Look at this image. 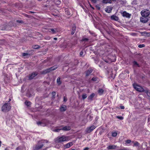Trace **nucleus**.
Masks as SVG:
<instances>
[{"mask_svg": "<svg viewBox=\"0 0 150 150\" xmlns=\"http://www.w3.org/2000/svg\"><path fill=\"white\" fill-rule=\"evenodd\" d=\"M69 140V137L68 136H65L64 135L61 137H58L54 139V142L55 143L57 144L61 143Z\"/></svg>", "mask_w": 150, "mask_h": 150, "instance_id": "obj_1", "label": "nucleus"}, {"mask_svg": "<svg viewBox=\"0 0 150 150\" xmlns=\"http://www.w3.org/2000/svg\"><path fill=\"white\" fill-rule=\"evenodd\" d=\"M11 106L8 103H6L2 107V111L6 112L8 111L11 109Z\"/></svg>", "mask_w": 150, "mask_h": 150, "instance_id": "obj_2", "label": "nucleus"}, {"mask_svg": "<svg viewBox=\"0 0 150 150\" xmlns=\"http://www.w3.org/2000/svg\"><path fill=\"white\" fill-rule=\"evenodd\" d=\"M141 14L143 17H147L150 14V11L149 10L144 9L141 11Z\"/></svg>", "mask_w": 150, "mask_h": 150, "instance_id": "obj_3", "label": "nucleus"}, {"mask_svg": "<svg viewBox=\"0 0 150 150\" xmlns=\"http://www.w3.org/2000/svg\"><path fill=\"white\" fill-rule=\"evenodd\" d=\"M58 67L57 66H54L49 69H46L42 71V73L43 74H45L47 73H49L51 71L55 70Z\"/></svg>", "mask_w": 150, "mask_h": 150, "instance_id": "obj_4", "label": "nucleus"}, {"mask_svg": "<svg viewBox=\"0 0 150 150\" xmlns=\"http://www.w3.org/2000/svg\"><path fill=\"white\" fill-rule=\"evenodd\" d=\"M133 86L134 89L137 91L140 92H144V88L140 86L137 85L136 83L133 84Z\"/></svg>", "mask_w": 150, "mask_h": 150, "instance_id": "obj_5", "label": "nucleus"}, {"mask_svg": "<svg viewBox=\"0 0 150 150\" xmlns=\"http://www.w3.org/2000/svg\"><path fill=\"white\" fill-rule=\"evenodd\" d=\"M96 128V127L94 125L92 126L87 128L86 132L87 133H90L93 131Z\"/></svg>", "mask_w": 150, "mask_h": 150, "instance_id": "obj_6", "label": "nucleus"}, {"mask_svg": "<svg viewBox=\"0 0 150 150\" xmlns=\"http://www.w3.org/2000/svg\"><path fill=\"white\" fill-rule=\"evenodd\" d=\"M44 145L43 144L41 145H39L37 144L33 146V150H38L42 148L43 147Z\"/></svg>", "mask_w": 150, "mask_h": 150, "instance_id": "obj_7", "label": "nucleus"}, {"mask_svg": "<svg viewBox=\"0 0 150 150\" xmlns=\"http://www.w3.org/2000/svg\"><path fill=\"white\" fill-rule=\"evenodd\" d=\"M121 13L123 16L127 18H130L131 15L130 14L127 13L126 11L122 12Z\"/></svg>", "mask_w": 150, "mask_h": 150, "instance_id": "obj_8", "label": "nucleus"}, {"mask_svg": "<svg viewBox=\"0 0 150 150\" xmlns=\"http://www.w3.org/2000/svg\"><path fill=\"white\" fill-rule=\"evenodd\" d=\"M38 73L37 72H33L29 75V79L31 80L33 79L37 75Z\"/></svg>", "mask_w": 150, "mask_h": 150, "instance_id": "obj_9", "label": "nucleus"}, {"mask_svg": "<svg viewBox=\"0 0 150 150\" xmlns=\"http://www.w3.org/2000/svg\"><path fill=\"white\" fill-rule=\"evenodd\" d=\"M140 21L142 23H146L148 21V19L146 17H141L140 18Z\"/></svg>", "mask_w": 150, "mask_h": 150, "instance_id": "obj_10", "label": "nucleus"}, {"mask_svg": "<svg viewBox=\"0 0 150 150\" xmlns=\"http://www.w3.org/2000/svg\"><path fill=\"white\" fill-rule=\"evenodd\" d=\"M112 7L111 6H107L105 9V11L107 13H110L111 12Z\"/></svg>", "mask_w": 150, "mask_h": 150, "instance_id": "obj_11", "label": "nucleus"}, {"mask_svg": "<svg viewBox=\"0 0 150 150\" xmlns=\"http://www.w3.org/2000/svg\"><path fill=\"white\" fill-rule=\"evenodd\" d=\"M73 144V143L72 142H69L64 146V147L65 148H68L70 147Z\"/></svg>", "mask_w": 150, "mask_h": 150, "instance_id": "obj_12", "label": "nucleus"}, {"mask_svg": "<svg viewBox=\"0 0 150 150\" xmlns=\"http://www.w3.org/2000/svg\"><path fill=\"white\" fill-rule=\"evenodd\" d=\"M111 19L112 20H114L115 21H118L119 20L118 17L115 15H113L111 16Z\"/></svg>", "mask_w": 150, "mask_h": 150, "instance_id": "obj_13", "label": "nucleus"}, {"mask_svg": "<svg viewBox=\"0 0 150 150\" xmlns=\"http://www.w3.org/2000/svg\"><path fill=\"white\" fill-rule=\"evenodd\" d=\"M117 146L115 145H110L107 147L108 149H115L117 148Z\"/></svg>", "mask_w": 150, "mask_h": 150, "instance_id": "obj_14", "label": "nucleus"}, {"mask_svg": "<svg viewBox=\"0 0 150 150\" xmlns=\"http://www.w3.org/2000/svg\"><path fill=\"white\" fill-rule=\"evenodd\" d=\"M62 130L64 131H67L70 130L71 129V128L69 126H66L64 127H62Z\"/></svg>", "mask_w": 150, "mask_h": 150, "instance_id": "obj_15", "label": "nucleus"}, {"mask_svg": "<svg viewBox=\"0 0 150 150\" xmlns=\"http://www.w3.org/2000/svg\"><path fill=\"white\" fill-rule=\"evenodd\" d=\"M66 106L65 105H63L60 108V110L61 111H64L66 110Z\"/></svg>", "mask_w": 150, "mask_h": 150, "instance_id": "obj_16", "label": "nucleus"}, {"mask_svg": "<svg viewBox=\"0 0 150 150\" xmlns=\"http://www.w3.org/2000/svg\"><path fill=\"white\" fill-rule=\"evenodd\" d=\"M92 69H90L87 70L86 72V76H89L90 74L92 72Z\"/></svg>", "mask_w": 150, "mask_h": 150, "instance_id": "obj_17", "label": "nucleus"}, {"mask_svg": "<svg viewBox=\"0 0 150 150\" xmlns=\"http://www.w3.org/2000/svg\"><path fill=\"white\" fill-rule=\"evenodd\" d=\"M95 96V94L94 93H92L91 95L89 96L88 97V100H92L93 98Z\"/></svg>", "mask_w": 150, "mask_h": 150, "instance_id": "obj_18", "label": "nucleus"}, {"mask_svg": "<svg viewBox=\"0 0 150 150\" xmlns=\"http://www.w3.org/2000/svg\"><path fill=\"white\" fill-rule=\"evenodd\" d=\"M76 30V27L75 26H74L72 27L71 34L73 35L74 33Z\"/></svg>", "mask_w": 150, "mask_h": 150, "instance_id": "obj_19", "label": "nucleus"}, {"mask_svg": "<svg viewBox=\"0 0 150 150\" xmlns=\"http://www.w3.org/2000/svg\"><path fill=\"white\" fill-rule=\"evenodd\" d=\"M98 92L100 95H101L103 94L104 92V90L100 88L98 90Z\"/></svg>", "mask_w": 150, "mask_h": 150, "instance_id": "obj_20", "label": "nucleus"}, {"mask_svg": "<svg viewBox=\"0 0 150 150\" xmlns=\"http://www.w3.org/2000/svg\"><path fill=\"white\" fill-rule=\"evenodd\" d=\"M57 81L58 85H59L61 84L62 82L60 81V77L57 78Z\"/></svg>", "mask_w": 150, "mask_h": 150, "instance_id": "obj_21", "label": "nucleus"}, {"mask_svg": "<svg viewBox=\"0 0 150 150\" xmlns=\"http://www.w3.org/2000/svg\"><path fill=\"white\" fill-rule=\"evenodd\" d=\"M87 95L86 93H83L82 95V98L83 100L86 99L87 97Z\"/></svg>", "mask_w": 150, "mask_h": 150, "instance_id": "obj_22", "label": "nucleus"}, {"mask_svg": "<svg viewBox=\"0 0 150 150\" xmlns=\"http://www.w3.org/2000/svg\"><path fill=\"white\" fill-rule=\"evenodd\" d=\"M112 0H103V3L107 4V3H110Z\"/></svg>", "mask_w": 150, "mask_h": 150, "instance_id": "obj_23", "label": "nucleus"}, {"mask_svg": "<svg viewBox=\"0 0 150 150\" xmlns=\"http://www.w3.org/2000/svg\"><path fill=\"white\" fill-rule=\"evenodd\" d=\"M25 104L28 106H29L31 104L30 102L28 101H26L25 102Z\"/></svg>", "mask_w": 150, "mask_h": 150, "instance_id": "obj_24", "label": "nucleus"}, {"mask_svg": "<svg viewBox=\"0 0 150 150\" xmlns=\"http://www.w3.org/2000/svg\"><path fill=\"white\" fill-rule=\"evenodd\" d=\"M144 92L146 93L149 96H150V92L147 90H145Z\"/></svg>", "mask_w": 150, "mask_h": 150, "instance_id": "obj_25", "label": "nucleus"}, {"mask_svg": "<svg viewBox=\"0 0 150 150\" xmlns=\"http://www.w3.org/2000/svg\"><path fill=\"white\" fill-rule=\"evenodd\" d=\"M62 129V127H59L57 129L54 130L53 131L55 132H59Z\"/></svg>", "mask_w": 150, "mask_h": 150, "instance_id": "obj_26", "label": "nucleus"}, {"mask_svg": "<svg viewBox=\"0 0 150 150\" xmlns=\"http://www.w3.org/2000/svg\"><path fill=\"white\" fill-rule=\"evenodd\" d=\"M117 133L116 132H112V135L113 137H115L117 136Z\"/></svg>", "mask_w": 150, "mask_h": 150, "instance_id": "obj_27", "label": "nucleus"}, {"mask_svg": "<svg viewBox=\"0 0 150 150\" xmlns=\"http://www.w3.org/2000/svg\"><path fill=\"white\" fill-rule=\"evenodd\" d=\"M50 30L52 32L53 34L55 33L57 31L56 29H55V30H54L53 29H50Z\"/></svg>", "mask_w": 150, "mask_h": 150, "instance_id": "obj_28", "label": "nucleus"}, {"mask_svg": "<svg viewBox=\"0 0 150 150\" xmlns=\"http://www.w3.org/2000/svg\"><path fill=\"white\" fill-rule=\"evenodd\" d=\"M139 144L137 142H135L134 143L133 146H138L139 145Z\"/></svg>", "mask_w": 150, "mask_h": 150, "instance_id": "obj_29", "label": "nucleus"}, {"mask_svg": "<svg viewBox=\"0 0 150 150\" xmlns=\"http://www.w3.org/2000/svg\"><path fill=\"white\" fill-rule=\"evenodd\" d=\"M40 47L38 45H35L33 46V48L35 49H38Z\"/></svg>", "mask_w": 150, "mask_h": 150, "instance_id": "obj_30", "label": "nucleus"}, {"mask_svg": "<svg viewBox=\"0 0 150 150\" xmlns=\"http://www.w3.org/2000/svg\"><path fill=\"white\" fill-rule=\"evenodd\" d=\"M52 98L54 99V96L56 95V93L55 92H53L52 93Z\"/></svg>", "mask_w": 150, "mask_h": 150, "instance_id": "obj_31", "label": "nucleus"}, {"mask_svg": "<svg viewBox=\"0 0 150 150\" xmlns=\"http://www.w3.org/2000/svg\"><path fill=\"white\" fill-rule=\"evenodd\" d=\"M116 118L121 120L123 119L124 117L122 116H117Z\"/></svg>", "mask_w": 150, "mask_h": 150, "instance_id": "obj_32", "label": "nucleus"}, {"mask_svg": "<svg viewBox=\"0 0 150 150\" xmlns=\"http://www.w3.org/2000/svg\"><path fill=\"white\" fill-rule=\"evenodd\" d=\"M133 63L134 65H137L138 67H139L138 64L137 63V62L135 61H134L133 62Z\"/></svg>", "mask_w": 150, "mask_h": 150, "instance_id": "obj_33", "label": "nucleus"}, {"mask_svg": "<svg viewBox=\"0 0 150 150\" xmlns=\"http://www.w3.org/2000/svg\"><path fill=\"white\" fill-rule=\"evenodd\" d=\"M144 46V44L142 45H138V47L139 48H142Z\"/></svg>", "mask_w": 150, "mask_h": 150, "instance_id": "obj_34", "label": "nucleus"}, {"mask_svg": "<svg viewBox=\"0 0 150 150\" xmlns=\"http://www.w3.org/2000/svg\"><path fill=\"white\" fill-rule=\"evenodd\" d=\"M28 55V53H23L22 54L23 56H27Z\"/></svg>", "mask_w": 150, "mask_h": 150, "instance_id": "obj_35", "label": "nucleus"}, {"mask_svg": "<svg viewBox=\"0 0 150 150\" xmlns=\"http://www.w3.org/2000/svg\"><path fill=\"white\" fill-rule=\"evenodd\" d=\"M131 142V141L130 140H127L126 141V143H128V144L130 143Z\"/></svg>", "mask_w": 150, "mask_h": 150, "instance_id": "obj_36", "label": "nucleus"}, {"mask_svg": "<svg viewBox=\"0 0 150 150\" xmlns=\"http://www.w3.org/2000/svg\"><path fill=\"white\" fill-rule=\"evenodd\" d=\"M97 78L96 77H93L92 79V80L93 81H96L97 80Z\"/></svg>", "mask_w": 150, "mask_h": 150, "instance_id": "obj_37", "label": "nucleus"}, {"mask_svg": "<svg viewBox=\"0 0 150 150\" xmlns=\"http://www.w3.org/2000/svg\"><path fill=\"white\" fill-rule=\"evenodd\" d=\"M46 125V124L45 123H43V122H42V123L41 124V126H45Z\"/></svg>", "mask_w": 150, "mask_h": 150, "instance_id": "obj_38", "label": "nucleus"}, {"mask_svg": "<svg viewBox=\"0 0 150 150\" xmlns=\"http://www.w3.org/2000/svg\"><path fill=\"white\" fill-rule=\"evenodd\" d=\"M42 123V122H37V124L38 125H41Z\"/></svg>", "mask_w": 150, "mask_h": 150, "instance_id": "obj_39", "label": "nucleus"}, {"mask_svg": "<svg viewBox=\"0 0 150 150\" xmlns=\"http://www.w3.org/2000/svg\"><path fill=\"white\" fill-rule=\"evenodd\" d=\"M45 38L47 40H49L50 39V37L48 36L46 37Z\"/></svg>", "mask_w": 150, "mask_h": 150, "instance_id": "obj_40", "label": "nucleus"}, {"mask_svg": "<svg viewBox=\"0 0 150 150\" xmlns=\"http://www.w3.org/2000/svg\"><path fill=\"white\" fill-rule=\"evenodd\" d=\"M83 54V52L81 51L80 53V56H82Z\"/></svg>", "mask_w": 150, "mask_h": 150, "instance_id": "obj_41", "label": "nucleus"}, {"mask_svg": "<svg viewBox=\"0 0 150 150\" xmlns=\"http://www.w3.org/2000/svg\"><path fill=\"white\" fill-rule=\"evenodd\" d=\"M67 100V98L65 97H64V102H66Z\"/></svg>", "mask_w": 150, "mask_h": 150, "instance_id": "obj_42", "label": "nucleus"}, {"mask_svg": "<svg viewBox=\"0 0 150 150\" xmlns=\"http://www.w3.org/2000/svg\"><path fill=\"white\" fill-rule=\"evenodd\" d=\"M24 16L26 17L29 18V16L26 14H24Z\"/></svg>", "mask_w": 150, "mask_h": 150, "instance_id": "obj_43", "label": "nucleus"}, {"mask_svg": "<svg viewBox=\"0 0 150 150\" xmlns=\"http://www.w3.org/2000/svg\"><path fill=\"white\" fill-rule=\"evenodd\" d=\"M88 40V39L87 38H85L83 39V41H87Z\"/></svg>", "mask_w": 150, "mask_h": 150, "instance_id": "obj_44", "label": "nucleus"}, {"mask_svg": "<svg viewBox=\"0 0 150 150\" xmlns=\"http://www.w3.org/2000/svg\"><path fill=\"white\" fill-rule=\"evenodd\" d=\"M91 1L95 3L96 2V0H91Z\"/></svg>", "mask_w": 150, "mask_h": 150, "instance_id": "obj_45", "label": "nucleus"}, {"mask_svg": "<svg viewBox=\"0 0 150 150\" xmlns=\"http://www.w3.org/2000/svg\"><path fill=\"white\" fill-rule=\"evenodd\" d=\"M121 109H123L125 108V107L124 106H121L120 107Z\"/></svg>", "mask_w": 150, "mask_h": 150, "instance_id": "obj_46", "label": "nucleus"}, {"mask_svg": "<svg viewBox=\"0 0 150 150\" xmlns=\"http://www.w3.org/2000/svg\"><path fill=\"white\" fill-rule=\"evenodd\" d=\"M89 149V148L88 147H86L83 150H88Z\"/></svg>", "mask_w": 150, "mask_h": 150, "instance_id": "obj_47", "label": "nucleus"}, {"mask_svg": "<svg viewBox=\"0 0 150 150\" xmlns=\"http://www.w3.org/2000/svg\"><path fill=\"white\" fill-rule=\"evenodd\" d=\"M18 23H21L22 21H19V20H17L16 21Z\"/></svg>", "mask_w": 150, "mask_h": 150, "instance_id": "obj_48", "label": "nucleus"}, {"mask_svg": "<svg viewBox=\"0 0 150 150\" xmlns=\"http://www.w3.org/2000/svg\"><path fill=\"white\" fill-rule=\"evenodd\" d=\"M44 141L47 143L48 142V141L47 140H44Z\"/></svg>", "mask_w": 150, "mask_h": 150, "instance_id": "obj_49", "label": "nucleus"}, {"mask_svg": "<svg viewBox=\"0 0 150 150\" xmlns=\"http://www.w3.org/2000/svg\"><path fill=\"white\" fill-rule=\"evenodd\" d=\"M16 149V150H19V147H18Z\"/></svg>", "mask_w": 150, "mask_h": 150, "instance_id": "obj_50", "label": "nucleus"}, {"mask_svg": "<svg viewBox=\"0 0 150 150\" xmlns=\"http://www.w3.org/2000/svg\"><path fill=\"white\" fill-rule=\"evenodd\" d=\"M54 39L55 40H57V38H54Z\"/></svg>", "mask_w": 150, "mask_h": 150, "instance_id": "obj_51", "label": "nucleus"}, {"mask_svg": "<svg viewBox=\"0 0 150 150\" xmlns=\"http://www.w3.org/2000/svg\"><path fill=\"white\" fill-rule=\"evenodd\" d=\"M29 13H34V12H32V11H30L29 12Z\"/></svg>", "mask_w": 150, "mask_h": 150, "instance_id": "obj_52", "label": "nucleus"}, {"mask_svg": "<svg viewBox=\"0 0 150 150\" xmlns=\"http://www.w3.org/2000/svg\"><path fill=\"white\" fill-rule=\"evenodd\" d=\"M5 150H9L7 148H6L5 149Z\"/></svg>", "mask_w": 150, "mask_h": 150, "instance_id": "obj_53", "label": "nucleus"}, {"mask_svg": "<svg viewBox=\"0 0 150 150\" xmlns=\"http://www.w3.org/2000/svg\"><path fill=\"white\" fill-rule=\"evenodd\" d=\"M1 141H0V146H1Z\"/></svg>", "mask_w": 150, "mask_h": 150, "instance_id": "obj_54", "label": "nucleus"}, {"mask_svg": "<svg viewBox=\"0 0 150 150\" xmlns=\"http://www.w3.org/2000/svg\"><path fill=\"white\" fill-rule=\"evenodd\" d=\"M91 8H92L93 9H94V8H93V7H91Z\"/></svg>", "mask_w": 150, "mask_h": 150, "instance_id": "obj_55", "label": "nucleus"}, {"mask_svg": "<svg viewBox=\"0 0 150 150\" xmlns=\"http://www.w3.org/2000/svg\"><path fill=\"white\" fill-rule=\"evenodd\" d=\"M11 99H9V101H11Z\"/></svg>", "mask_w": 150, "mask_h": 150, "instance_id": "obj_56", "label": "nucleus"}, {"mask_svg": "<svg viewBox=\"0 0 150 150\" xmlns=\"http://www.w3.org/2000/svg\"><path fill=\"white\" fill-rule=\"evenodd\" d=\"M71 150H75V149H72Z\"/></svg>", "mask_w": 150, "mask_h": 150, "instance_id": "obj_57", "label": "nucleus"}, {"mask_svg": "<svg viewBox=\"0 0 150 150\" xmlns=\"http://www.w3.org/2000/svg\"><path fill=\"white\" fill-rule=\"evenodd\" d=\"M149 25H150V24H149Z\"/></svg>", "mask_w": 150, "mask_h": 150, "instance_id": "obj_58", "label": "nucleus"}]
</instances>
